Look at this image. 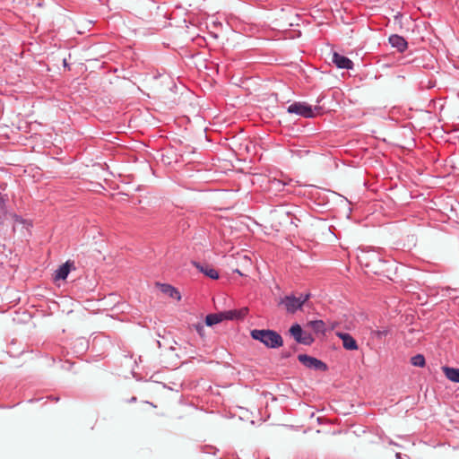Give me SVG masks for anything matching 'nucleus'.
I'll return each mask as SVG.
<instances>
[{"label": "nucleus", "mask_w": 459, "mask_h": 459, "mask_svg": "<svg viewBox=\"0 0 459 459\" xmlns=\"http://www.w3.org/2000/svg\"><path fill=\"white\" fill-rule=\"evenodd\" d=\"M254 340L261 342L267 348L276 349L283 344L282 337L275 331L269 329H254L250 333Z\"/></svg>", "instance_id": "f257e3e1"}, {"label": "nucleus", "mask_w": 459, "mask_h": 459, "mask_svg": "<svg viewBox=\"0 0 459 459\" xmlns=\"http://www.w3.org/2000/svg\"><path fill=\"white\" fill-rule=\"evenodd\" d=\"M309 299V294L300 295L299 297H295L293 295L286 296L281 299L280 301L281 305L285 307V309L289 313H295L298 309H300L304 303Z\"/></svg>", "instance_id": "f03ea898"}, {"label": "nucleus", "mask_w": 459, "mask_h": 459, "mask_svg": "<svg viewBox=\"0 0 459 459\" xmlns=\"http://www.w3.org/2000/svg\"><path fill=\"white\" fill-rule=\"evenodd\" d=\"M320 108L316 107L315 110L305 102H295L288 107L289 113H295L303 117L310 118L316 117V111H318Z\"/></svg>", "instance_id": "7ed1b4c3"}, {"label": "nucleus", "mask_w": 459, "mask_h": 459, "mask_svg": "<svg viewBox=\"0 0 459 459\" xmlns=\"http://www.w3.org/2000/svg\"><path fill=\"white\" fill-rule=\"evenodd\" d=\"M290 334L294 338V340L301 344L309 345L313 342V338L309 333H305L301 326L298 324L293 325L290 330Z\"/></svg>", "instance_id": "20e7f679"}, {"label": "nucleus", "mask_w": 459, "mask_h": 459, "mask_svg": "<svg viewBox=\"0 0 459 459\" xmlns=\"http://www.w3.org/2000/svg\"><path fill=\"white\" fill-rule=\"evenodd\" d=\"M236 316V311H226L217 314H210L205 317V324L208 326H212L225 319H235Z\"/></svg>", "instance_id": "39448f33"}, {"label": "nucleus", "mask_w": 459, "mask_h": 459, "mask_svg": "<svg viewBox=\"0 0 459 459\" xmlns=\"http://www.w3.org/2000/svg\"><path fill=\"white\" fill-rule=\"evenodd\" d=\"M298 359H299V362L302 363L307 368H315V369H322V370L326 369L325 364L323 361H321L316 358L310 357L306 354H299L298 356Z\"/></svg>", "instance_id": "423d86ee"}, {"label": "nucleus", "mask_w": 459, "mask_h": 459, "mask_svg": "<svg viewBox=\"0 0 459 459\" xmlns=\"http://www.w3.org/2000/svg\"><path fill=\"white\" fill-rule=\"evenodd\" d=\"M332 60L338 68L351 69L353 65V63L351 59L338 53H333Z\"/></svg>", "instance_id": "0eeeda50"}, {"label": "nucleus", "mask_w": 459, "mask_h": 459, "mask_svg": "<svg viewBox=\"0 0 459 459\" xmlns=\"http://www.w3.org/2000/svg\"><path fill=\"white\" fill-rule=\"evenodd\" d=\"M337 335L342 339V345L346 350L356 351L358 345L356 340L349 333H339Z\"/></svg>", "instance_id": "6e6552de"}, {"label": "nucleus", "mask_w": 459, "mask_h": 459, "mask_svg": "<svg viewBox=\"0 0 459 459\" xmlns=\"http://www.w3.org/2000/svg\"><path fill=\"white\" fill-rule=\"evenodd\" d=\"M193 264L200 272H202L204 275L208 276L209 278L213 279V280L219 278L218 272L211 265H209V264L203 265L196 262H194Z\"/></svg>", "instance_id": "1a4fd4ad"}, {"label": "nucleus", "mask_w": 459, "mask_h": 459, "mask_svg": "<svg viewBox=\"0 0 459 459\" xmlns=\"http://www.w3.org/2000/svg\"><path fill=\"white\" fill-rule=\"evenodd\" d=\"M157 287L160 290V291L170 298L176 299L177 300H180L181 296L177 289L169 284H162L156 283Z\"/></svg>", "instance_id": "9d476101"}, {"label": "nucleus", "mask_w": 459, "mask_h": 459, "mask_svg": "<svg viewBox=\"0 0 459 459\" xmlns=\"http://www.w3.org/2000/svg\"><path fill=\"white\" fill-rule=\"evenodd\" d=\"M389 42L393 48H397L399 52H403L407 48L406 40L399 35H392L389 37Z\"/></svg>", "instance_id": "9b49d317"}, {"label": "nucleus", "mask_w": 459, "mask_h": 459, "mask_svg": "<svg viewBox=\"0 0 459 459\" xmlns=\"http://www.w3.org/2000/svg\"><path fill=\"white\" fill-rule=\"evenodd\" d=\"M72 265H73V264L70 263V262H66L65 264H62L56 271L55 280L57 281V280H65V279H66Z\"/></svg>", "instance_id": "f8f14e48"}, {"label": "nucleus", "mask_w": 459, "mask_h": 459, "mask_svg": "<svg viewBox=\"0 0 459 459\" xmlns=\"http://www.w3.org/2000/svg\"><path fill=\"white\" fill-rule=\"evenodd\" d=\"M446 378L455 383H459V368L443 367Z\"/></svg>", "instance_id": "ddd939ff"}, {"label": "nucleus", "mask_w": 459, "mask_h": 459, "mask_svg": "<svg viewBox=\"0 0 459 459\" xmlns=\"http://www.w3.org/2000/svg\"><path fill=\"white\" fill-rule=\"evenodd\" d=\"M308 325L316 333H324L325 331V324L322 320L310 321Z\"/></svg>", "instance_id": "4468645a"}, {"label": "nucleus", "mask_w": 459, "mask_h": 459, "mask_svg": "<svg viewBox=\"0 0 459 459\" xmlns=\"http://www.w3.org/2000/svg\"><path fill=\"white\" fill-rule=\"evenodd\" d=\"M411 364L416 367H423L425 365V358L423 355L418 354L411 358Z\"/></svg>", "instance_id": "2eb2a0df"}, {"label": "nucleus", "mask_w": 459, "mask_h": 459, "mask_svg": "<svg viewBox=\"0 0 459 459\" xmlns=\"http://www.w3.org/2000/svg\"><path fill=\"white\" fill-rule=\"evenodd\" d=\"M371 333L373 334L374 337L381 340L383 337H385L388 333V330L387 329L375 330V331H372Z\"/></svg>", "instance_id": "dca6fc26"}, {"label": "nucleus", "mask_w": 459, "mask_h": 459, "mask_svg": "<svg viewBox=\"0 0 459 459\" xmlns=\"http://www.w3.org/2000/svg\"><path fill=\"white\" fill-rule=\"evenodd\" d=\"M194 328L198 333V334L203 338L204 337V326L201 323L194 325Z\"/></svg>", "instance_id": "f3484780"}, {"label": "nucleus", "mask_w": 459, "mask_h": 459, "mask_svg": "<svg viewBox=\"0 0 459 459\" xmlns=\"http://www.w3.org/2000/svg\"><path fill=\"white\" fill-rule=\"evenodd\" d=\"M236 311V317L235 318H243L244 316H247V307H244V308H241L240 310H235Z\"/></svg>", "instance_id": "a211bd4d"}]
</instances>
